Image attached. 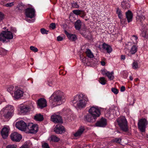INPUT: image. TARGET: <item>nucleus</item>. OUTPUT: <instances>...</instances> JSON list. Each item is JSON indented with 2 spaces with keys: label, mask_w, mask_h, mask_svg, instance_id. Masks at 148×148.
Returning <instances> with one entry per match:
<instances>
[{
  "label": "nucleus",
  "mask_w": 148,
  "mask_h": 148,
  "mask_svg": "<svg viewBox=\"0 0 148 148\" xmlns=\"http://www.w3.org/2000/svg\"><path fill=\"white\" fill-rule=\"evenodd\" d=\"M88 101L87 96L81 93L75 96L72 102L74 106L81 109L85 107Z\"/></svg>",
  "instance_id": "1"
},
{
  "label": "nucleus",
  "mask_w": 148,
  "mask_h": 148,
  "mask_svg": "<svg viewBox=\"0 0 148 148\" xmlns=\"http://www.w3.org/2000/svg\"><path fill=\"white\" fill-rule=\"evenodd\" d=\"M142 13L141 10H138L137 16L136 17V20L137 21L140 23L141 25L143 36L146 37L148 36V24L143 22L146 18L142 14Z\"/></svg>",
  "instance_id": "2"
},
{
  "label": "nucleus",
  "mask_w": 148,
  "mask_h": 148,
  "mask_svg": "<svg viewBox=\"0 0 148 148\" xmlns=\"http://www.w3.org/2000/svg\"><path fill=\"white\" fill-rule=\"evenodd\" d=\"M64 99L62 93L59 91L54 93L49 98L50 102L53 103L54 102L59 103L58 105L64 102Z\"/></svg>",
  "instance_id": "3"
},
{
  "label": "nucleus",
  "mask_w": 148,
  "mask_h": 148,
  "mask_svg": "<svg viewBox=\"0 0 148 148\" xmlns=\"http://www.w3.org/2000/svg\"><path fill=\"white\" fill-rule=\"evenodd\" d=\"M116 121L121 129L123 131L126 132L128 130L127 121L124 116H121Z\"/></svg>",
  "instance_id": "4"
},
{
  "label": "nucleus",
  "mask_w": 148,
  "mask_h": 148,
  "mask_svg": "<svg viewBox=\"0 0 148 148\" xmlns=\"http://www.w3.org/2000/svg\"><path fill=\"white\" fill-rule=\"evenodd\" d=\"M12 34L10 31H3L0 34V41L4 42L6 39H11L13 38Z\"/></svg>",
  "instance_id": "5"
},
{
  "label": "nucleus",
  "mask_w": 148,
  "mask_h": 148,
  "mask_svg": "<svg viewBox=\"0 0 148 148\" xmlns=\"http://www.w3.org/2000/svg\"><path fill=\"white\" fill-rule=\"evenodd\" d=\"M89 113L95 119L99 117L101 114L100 110L97 107H92L89 110Z\"/></svg>",
  "instance_id": "6"
},
{
  "label": "nucleus",
  "mask_w": 148,
  "mask_h": 148,
  "mask_svg": "<svg viewBox=\"0 0 148 148\" xmlns=\"http://www.w3.org/2000/svg\"><path fill=\"white\" fill-rule=\"evenodd\" d=\"M38 130V127L37 125L29 123L27 125L25 132L32 134L36 133Z\"/></svg>",
  "instance_id": "7"
},
{
  "label": "nucleus",
  "mask_w": 148,
  "mask_h": 148,
  "mask_svg": "<svg viewBox=\"0 0 148 148\" xmlns=\"http://www.w3.org/2000/svg\"><path fill=\"white\" fill-rule=\"evenodd\" d=\"M147 124V121L145 119H141L139 121L138 125V128L141 132H145L146 127Z\"/></svg>",
  "instance_id": "8"
},
{
  "label": "nucleus",
  "mask_w": 148,
  "mask_h": 148,
  "mask_svg": "<svg viewBox=\"0 0 148 148\" xmlns=\"http://www.w3.org/2000/svg\"><path fill=\"white\" fill-rule=\"evenodd\" d=\"M16 128L19 130L25 131L27 125L24 121H21L16 122Z\"/></svg>",
  "instance_id": "9"
},
{
  "label": "nucleus",
  "mask_w": 148,
  "mask_h": 148,
  "mask_svg": "<svg viewBox=\"0 0 148 148\" xmlns=\"http://www.w3.org/2000/svg\"><path fill=\"white\" fill-rule=\"evenodd\" d=\"M10 138L13 141L18 142L22 139V136L17 132H14L11 134Z\"/></svg>",
  "instance_id": "10"
},
{
  "label": "nucleus",
  "mask_w": 148,
  "mask_h": 148,
  "mask_svg": "<svg viewBox=\"0 0 148 148\" xmlns=\"http://www.w3.org/2000/svg\"><path fill=\"white\" fill-rule=\"evenodd\" d=\"M35 10L33 8H28L25 10V15L27 17L32 18L35 16Z\"/></svg>",
  "instance_id": "11"
},
{
  "label": "nucleus",
  "mask_w": 148,
  "mask_h": 148,
  "mask_svg": "<svg viewBox=\"0 0 148 148\" xmlns=\"http://www.w3.org/2000/svg\"><path fill=\"white\" fill-rule=\"evenodd\" d=\"M37 104L38 108L40 109H42L47 106V101L43 98H40L38 100Z\"/></svg>",
  "instance_id": "12"
},
{
  "label": "nucleus",
  "mask_w": 148,
  "mask_h": 148,
  "mask_svg": "<svg viewBox=\"0 0 148 148\" xmlns=\"http://www.w3.org/2000/svg\"><path fill=\"white\" fill-rule=\"evenodd\" d=\"M51 121L55 123H62L61 116L59 115L54 114L51 117Z\"/></svg>",
  "instance_id": "13"
},
{
  "label": "nucleus",
  "mask_w": 148,
  "mask_h": 148,
  "mask_svg": "<svg viewBox=\"0 0 148 148\" xmlns=\"http://www.w3.org/2000/svg\"><path fill=\"white\" fill-rule=\"evenodd\" d=\"M54 131L57 134H59L65 132L64 127L59 125H57L54 129Z\"/></svg>",
  "instance_id": "14"
},
{
  "label": "nucleus",
  "mask_w": 148,
  "mask_h": 148,
  "mask_svg": "<svg viewBox=\"0 0 148 148\" xmlns=\"http://www.w3.org/2000/svg\"><path fill=\"white\" fill-rule=\"evenodd\" d=\"M10 129L6 127L3 128L1 130V134L3 138H6L9 134Z\"/></svg>",
  "instance_id": "15"
},
{
  "label": "nucleus",
  "mask_w": 148,
  "mask_h": 148,
  "mask_svg": "<svg viewBox=\"0 0 148 148\" xmlns=\"http://www.w3.org/2000/svg\"><path fill=\"white\" fill-rule=\"evenodd\" d=\"M23 92L21 90L18 89L14 92L13 97L15 99H18L23 96Z\"/></svg>",
  "instance_id": "16"
},
{
  "label": "nucleus",
  "mask_w": 148,
  "mask_h": 148,
  "mask_svg": "<svg viewBox=\"0 0 148 148\" xmlns=\"http://www.w3.org/2000/svg\"><path fill=\"white\" fill-rule=\"evenodd\" d=\"M107 123L106 119L101 118L100 120L98 121L96 123V125L97 126L103 127L106 125Z\"/></svg>",
  "instance_id": "17"
},
{
  "label": "nucleus",
  "mask_w": 148,
  "mask_h": 148,
  "mask_svg": "<svg viewBox=\"0 0 148 148\" xmlns=\"http://www.w3.org/2000/svg\"><path fill=\"white\" fill-rule=\"evenodd\" d=\"M0 114L3 115V116L6 119L10 118L13 115V113L7 111H4L1 112V110L0 112Z\"/></svg>",
  "instance_id": "18"
},
{
  "label": "nucleus",
  "mask_w": 148,
  "mask_h": 148,
  "mask_svg": "<svg viewBox=\"0 0 148 148\" xmlns=\"http://www.w3.org/2000/svg\"><path fill=\"white\" fill-rule=\"evenodd\" d=\"M85 130V127L83 126H81L78 130L77 132L74 134V136L75 137H77L81 136Z\"/></svg>",
  "instance_id": "19"
},
{
  "label": "nucleus",
  "mask_w": 148,
  "mask_h": 148,
  "mask_svg": "<svg viewBox=\"0 0 148 148\" xmlns=\"http://www.w3.org/2000/svg\"><path fill=\"white\" fill-rule=\"evenodd\" d=\"M3 111H7L13 113L14 108L11 105H7L1 110V112H3Z\"/></svg>",
  "instance_id": "20"
},
{
  "label": "nucleus",
  "mask_w": 148,
  "mask_h": 148,
  "mask_svg": "<svg viewBox=\"0 0 148 148\" xmlns=\"http://www.w3.org/2000/svg\"><path fill=\"white\" fill-rule=\"evenodd\" d=\"M102 48L103 49L106 50L107 52L108 53H110L112 51V48L110 46L105 43L103 44Z\"/></svg>",
  "instance_id": "21"
},
{
  "label": "nucleus",
  "mask_w": 148,
  "mask_h": 148,
  "mask_svg": "<svg viewBox=\"0 0 148 148\" xmlns=\"http://www.w3.org/2000/svg\"><path fill=\"white\" fill-rule=\"evenodd\" d=\"M103 74L106 75V76H107L108 79L110 80H112L114 78V76L113 75L114 72L113 71L110 72L109 71H104Z\"/></svg>",
  "instance_id": "22"
},
{
  "label": "nucleus",
  "mask_w": 148,
  "mask_h": 148,
  "mask_svg": "<svg viewBox=\"0 0 148 148\" xmlns=\"http://www.w3.org/2000/svg\"><path fill=\"white\" fill-rule=\"evenodd\" d=\"M126 18L128 22L129 23L131 22L132 19V12L128 10L127 12L126 13Z\"/></svg>",
  "instance_id": "23"
},
{
  "label": "nucleus",
  "mask_w": 148,
  "mask_h": 148,
  "mask_svg": "<svg viewBox=\"0 0 148 148\" xmlns=\"http://www.w3.org/2000/svg\"><path fill=\"white\" fill-rule=\"evenodd\" d=\"M20 108L21 112L22 114H25L29 111V108L27 106H25L21 107Z\"/></svg>",
  "instance_id": "24"
},
{
  "label": "nucleus",
  "mask_w": 148,
  "mask_h": 148,
  "mask_svg": "<svg viewBox=\"0 0 148 148\" xmlns=\"http://www.w3.org/2000/svg\"><path fill=\"white\" fill-rule=\"evenodd\" d=\"M74 25L75 29L79 30L80 29L82 25L81 21L80 20L77 21L75 23Z\"/></svg>",
  "instance_id": "25"
},
{
  "label": "nucleus",
  "mask_w": 148,
  "mask_h": 148,
  "mask_svg": "<svg viewBox=\"0 0 148 148\" xmlns=\"http://www.w3.org/2000/svg\"><path fill=\"white\" fill-rule=\"evenodd\" d=\"M34 119L37 121H42L43 119V117L42 115L40 114H36L34 116Z\"/></svg>",
  "instance_id": "26"
},
{
  "label": "nucleus",
  "mask_w": 148,
  "mask_h": 148,
  "mask_svg": "<svg viewBox=\"0 0 148 148\" xmlns=\"http://www.w3.org/2000/svg\"><path fill=\"white\" fill-rule=\"evenodd\" d=\"M121 6L123 9L129 8L130 7V4L126 1H123L122 2Z\"/></svg>",
  "instance_id": "27"
},
{
  "label": "nucleus",
  "mask_w": 148,
  "mask_h": 148,
  "mask_svg": "<svg viewBox=\"0 0 148 148\" xmlns=\"http://www.w3.org/2000/svg\"><path fill=\"white\" fill-rule=\"evenodd\" d=\"M137 47L136 45H134L131 48L130 53L132 54H134L137 51Z\"/></svg>",
  "instance_id": "28"
},
{
  "label": "nucleus",
  "mask_w": 148,
  "mask_h": 148,
  "mask_svg": "<svg viewBox=\"0 0 148 148\" xmlns=\"http://www.w3.org/2000/svg\"><path fill=\"white\" fill-rule=\"evenodd\" d=\"M85 118L87 121L89 122L93 121L94 119L90 114H88L85 116Z\"/></svg>",
  "instance_id": "29"
},
{
  "label": "nucleus",
  "mask_w": 148,
  "mask_h": 148,
  "mask_svg": "<svg viewBox=\"0 0 148 148\" xmlns=\"http://www.w3.org/2000/svg\"><path fill=\"white\" fill-rule=\"evenodd\" d=\"M87 56L90 58H92L94 57L93 54L90 50L89 49H87L86 52Z\"/></svg>",
  "instance_id": "30"
},
{
  "label": "nucleus",
  "mask_w": 148,
  "mask_h": 148,
  "mask_svg": "<svg viewBox=\"0 0 148 148\" xmlns=\"http://www.w3.org/2000/svg\"><path fill=\"white\" fill-rule=\"evenodd\" d=\"M80 58L82 62L84 63L85 65H89L88 64V59L86 58L85 57L83 56H80Z\"/></svg>",
  "instance_id": "31"
},
{
  "label": "nucleus",
  "mask_w": 148,
  "mask_h": 148,
  "mask_svg": "<svg viewBox=\"0 0 148 148\" xmlns=\"http://www.w3.org/2000/svg\"><path fill=\"white\" fill-rule=\"evenodd\" d=\"M68 37L70 40L72 41H75L77 38L75 34H70Z\"/></svg>",
  "instance_id": "32"
},
{
  "label": "nucleus",
  "mask_w": 148,
  "mask_h": 148,
  "mask_svg": "<svg viewBox=\"0 0 148 148\" xmlns=\"http://www.w3.org/2000/svg\"><path fill=\"white\" fill-rule=\"evenodd\" d=\"M51 140L54 142H58L60 140V138L54 135H52L51 137Z\"/></svg>",
  "instance_id": "33"
},
{
  "label": "nucleus",
  "mask_w": 148,
  "mask_h": 148,
  "mask_svg": "<svg viewBox=\"0 0 148 148\" xmlns=\"http://www.w3.org/2000/svg\"><path fill=\"white\" fill-rule=\"evenodd\" d=\"M7 53V50L1 47H0V55L4 56L6 55Z\"/></svg>",
  "instance_id": "34"
},
{
  "label": "nucleus",
  "mask_w": 148,
  "mask_h": 148,
  "mask_svg": "<svg viewBox=\"0 0 148 148\" xmlns=\"http://www.w3.org/2000/svg\"><path fill=\"white\" fill-rule=\"evenodd\" d=\"M121 141V139L120 138H116L112 140L111 142L112 143H120Z\"/></svg>",
  "instance_id": "35"
},
{
  "label": "nucleus",
  "mask_w": 148,
  "mask_h": 148,
  "mask_svg": "<svg viewBox=\"0 0 148 148\" xmlns=\"http://www.w3.org/2000/svg\"><path fill=\"white\" fill-rule=\"evenodd\" d=\"M99 82L102 85L105 84L106 82V81L105 80V78L104 77L100 78Z\"/></svg>",
  "instance_id": "36"
},
{
  "label": "nucleus",
  "mask_w": 148,
  "mask_h": 148,
  "mask_svg": "<svg viewBox=\"0 0 148 148\" xmlns=\"http://www.w3.org/2000/svg\"><path fill=\"white\" fill-rule=\"evenodd\" d=\"M111 111L112 112L113 114L115 115L116 116H118L120 114L119 112L117 109H113L111 110Z\"/></svg>",
  "instance_id": "37"
},
{
  "label": "nucleus",
  "mask_w": 148,
  "mask_h": 148,
  "mask_svg": "<svg viewBox=\"0 0 148 148\" xmlns=\"http://www.w3.org/2000/svg\"><path fill=\"white\" fill-rule=\"evenodd\" d=\"M14 89V87L12 86H10L8 87L7 89L8 91L11 93H12V91Z\"/></svg>",
  "instance_id": "38"
},
{
  "label": "nucleus",
  "mask_w": 148,
  "mask_h": 148,
  "mask_svg": "<svg viewBox=\"0 0 148 148\" xmlns=\"http://www.w3.org/2000/svg\"><path fill=\"white\" fill-rule=\"evenodd\" d=\"M116 13L118 15V16L120 19L122 18V15L121 12V10L119 8H117L116 10Z\"/></svg>",
  "instance_id": "39"
},
{
  "label": "nucleus",
  "mask_w": 148,
  "mask_h": 148,
  "mask_svg": "<svg viewBox=\"0 0 148 148\" xmlns=\"http://www.w3.org/2000/svg\"><path fill=\"white\" fill-rule=\"evenodd\" d=\"M132 67L134 69H136L138 68V64L136 62H134L132 64Z\"/></svg>",
  "instance_id": "40"
},
{
  "label": "nucleus",
  "mask_w": 148,
  "mask_h": 148,
  "mask_svg": "<svg viewBox=\"0 0 148 148\" xmlns=\"http://www.w3.org/2000/svg\"><path fill=\"white\" fill-rule=\"evenodd\" d=\"M14 5L13 2H11L9 3H6L4 5V6L9 7H11L13 6Z\"/></svg>",
  "instance_id": "41"
},
{
  "label": "nucleus",
  "mask_w": 148,
  "mask_h": 148,
  "mask_svg": "<svg viewBox=\"0 0 148 148\" xmlns=\"http://www.w3.org/2000/svg\"><path fill=\"white\" fill-rule=\"evenodd\" d=\"M112 91L115 94H117L119 92L118 90L115 88H112L111 89Z\"/></svg>",
  "instance_id": "42"
},
{
  "label": "nucleus",
  "mask_w": 148,
  "mask_h": 148,
  "mask_svg": "<svg viewBox=\"0 0 148 148\" xmlns=\"http://www.w3.org/2000/svg\"><path fill=\"white\" fill-rule=\"evenodd\" d=\"M30 49L31 50L34 52H37L38 51L37 48L33 46L30 47Z\"/></svg>",
  "instance_id": "43"
},
{
  "label": "nucleus",
  "mask_w": 148,
  "mask_h": 148,
  "mask_svg": "<svg viewBox=\"0 0 148 148\" xmlns=\"http://www.w3.org/2000/svg\"><path fill=\"white\" fill-rule=\"evenodd\" d=\"M81 10H75L73 11V13L76 15H79L80 14Z\"/></svg>",
  "instance_id": "44"
},
{
  "label": "nucleus",
  "mask_w": 148,
  "mask_h": 148,
  "mask_svg": "<svg viewBox=\"0 0 148 148\" xmlns=\"http://www.w3.org/2000/svg\"><path fill=\"white\" fill-rule=\"evenodd\" d=\"M17 147L15 145H9L6 147V148H16Z\"/></svg>",
  "instance_id": "45"
},
{
  "label": "nucleus",
  "mask_w": 148,
  "mask_h": 148,
  "mask_svg": "<svg viewBox=\"0 0 148 148\" xmlns=\"http://www.w3.org/2000/svg\"><path fill=\"white\" fill-rule=\"evenodd\" d=\"M40 31L42 34H47L48 32V31L47 30L44 28L41 29L40 30Z\"/></svg>",
  "instance_id": "46"
},
{
  "label": "nucleus",
  "mask_w": 148,
  "mask_h": 148,
  "mask_svg": "<svg viewBox=\"0 0 148 148\" xmlns=\"http://www.w3.org/2000/svg\"><path fill=\"white\" fill-rule=\"evenodd\" d=\"M72 7L75 8H78L79 7L77 3L76 2L73 3L72 4Z\"/></svg>",
  "instance_id": "47"
},
{
  "label": "nucleus",
  "mask_w": 148,
  "mask_h": 148,
  "mask_svg": "<svg viewBox=\"0 0 148 148\" xmlns=\"http://www.w3.org/2000/svg\"><path fill=\"white\" fill-rule=\"evenodd\" d=\"M79 15L81 17L84 18L86 14L84 11L81 10Z\"/></svg>",
  "instance_id": "48"
},
{
  "label": "nucleus",
  "mask_w": 148,
  "mask_h": 148,
  "mask_svg": "<svg viewBox=\"0 0 148 148\" xmlns=\"http://www.w3.org/2000/svg\"><path fill=\"white\" fill-rule=\"evenodd\" d=\"M43 148H49L48 144L47 143H44L42 145Z\"/></svg>",
  "instance_id": "49"
},
{
  "label": "nucleus",
  "mask_w": 148,
  "mask_h": 148,
  "mask_svg": "<svg viewBox=\"0 0 148 148\" xmlns=\"http://www.w3.org/2000/svg\"><path fill=\"white\" fill-rule=\"evenodd\" d=\"M56 24L55 23H52L50 25V27L53 29H54L56 28Z\"/></svg>",
  "instance_id": "50"
},
{
  "label": "nucleus",
  "mask_w": 148,
  "mask_h": 148,
  "mask_svg": "<svg viewBox=\"0 0 148 148\" xmlns=\"http://www.w3.org/2000/svg\"><path fill=\"white\" fill-rule=\"evenodd\" d=\"M29 146L27 144H24L20 148H29Z\"/></svg>",
  "instance_id": "51"
},
{
  "label": "nucleus",
  "mask_w": 148,
  "mask_h": 148,
  "mask_svg": "<svg viewBox=\"0 0 148 148\" xmlns=\"http://www.w3.org/2000/svg\"><path fill=\"white\" fill-rule=\"evenodd\" d=\"M120 21L121 23L122 24H124L125 23V22H126V19H123L122 18L120 19Z\"/></svg>",
  "instance_id": "52"
},
{
  "label": "nucleus",
  "mask_w": 148,
  "mask_h": 148,
  "mask_svg": "<svg viewBox=\"0 0 148 148\" xmlns=\"http://www.w3.org/2000/svg\"><path fill=\"white\" fill-rule=\"evenodd\" d=\"M4 18V15L3 14L0 12V22L3 20Z\"/></svg>",
  "instance_id": "53"
},
{
  "label": "nucleus",
  "mask_w": 148,
  "mask_h": 148,
  "mask_svg": "<svg viewBox=\"0 0 148 148\" xmlns=\"http://www.w3.org/2000/svg\"><path fill=\"white\" fill-rule=\"evenodd\" d=\"M132 39L135 40H136V42L137 43L138 38L135 35H133L132 37Z\"/></svg>",
  "instance_id": "54"
},
{
  "label": "nucleus",
  "mask_w": 148,
  "mask_h": 148,
  "mask_svg": "<svg viewBox=\"0 0 148 148\" xmlns=\"http://www.w3.org/2000/svg\"><path fill=\"white\" fill-rule=\"evenodd\" d=\"M63 40V38L62 37L58 36L57 37V40L58 41H61Z\"/></svg>",
  "instance_id": "55"
},
{
  "label": "nucleus",
  "mask_w": 148,
  "mask_h": 148,
  "mask_svg": "<svg viewBox=\"0 0 148 148\" xmlns=\"http://www.w3.org/2000/svg\"><path fill=\"white\" fill-rule=\"evenodd\" d=\"M3 100V96L1 94H0V103Z\"/></svg>",
  "instance_id": "56"
},
{
  "label": "nucleus",
  "mask_w": 148,
  "mask_h": 148,
  "mask_svg": "<svg viewBox=\"0 0 148 148\" xmlns=\"http://www.w3.org/2000/svg\"><path fill=\"white\" fill-rule=\"evenodd\" d=\"M125 90V87L123 86H122L121 87L120 90L121 92L124 91Z\"/></svg>",
  "instance_id": "57"
},
{
  "label": "nucleus",
  "mask_w": 148,
  "mask_h": 148,
  "mask_svg": "<svg viewBox=\"0 0 148 148\" xmlns=\"http://www.w3.org/2000/svg\"><path fill=\"white\" fill-rule=\"evenodd\" d=\"M125 58V56L124 55H122L121 56V60H124Z\"/></svg>",
  "instance_id": "58"
},
{
  "label": "nucleus",
  "mask_w": 148,
  "mask_h": 148,
  "mask_svg": "<svg viewBox=\"0 0 148 148\" xmlns=\"http://www.w3.org/2000/svg\"><path fill=\"white\" fill-rule=\"evenodd\" d=\"M11 30L12 32H16V28H12L11 29Z\"/></svg>",
  "instance_id": "59"
},
{
  "label": "nucleus",
  "mask_w": 148,
  "mask_h": 148,
  "mask_svg": "<svg viewBox=\"0 0 148 148\" xmlns=\"http://www.w3.org/2000/svg\"><path fill=\"white\" fill-rule=\"evenodd\" d=\"M65 34H66V35H67V37H68V36L70 34L69 33H68L67 32V31H66V30L65 31Z\"/></svg>",
  "instance_id": "60"
},
{
  "label": "nucleus",
  "mask_w": 148,
  "mask_h": 148,
  "mask_svg": "<svg viewBox=\"0 0 148 148\" xmlns=\"http://www.w3.org/2000/svg\"><path fill=\"white\" fill-rule=\"evenodd\" d=\"M105 62L103 61H102L101 62V64L102 66H104L105 65Z\"/></svg>",
  "instance_id": "61"
},
{
  "label": "nucleus",
  "mask_w": 148,
  "mask_h": 148,
  "mask_svg": "<svg viewBox=\"0 0 148 148\" xmlns=\"http://www.w3.org/2000/svg\"><path fill=\"white\" fill-rule=\"evenodd\" d=\"M130 79L131 80H132L133 79V77L131 76L130 77Z\"/></svg>",
  "instance_id": "62"
},
{
  "label": "nucleus",
  "mask_w": 148,
  "mask_h": 148,
  "mask_svg": "<svg viewBox=\"0 0 148 148\" xmlns=\"http://www.w3.org/2000/svg\"><path fill=\"white\" fill-rule=\"evenodd\" d=\"M135 81L137 82L138 80V78H136L135 79Z\"/></svg>",
  "instance_id": "63"
},
{
  "label": "nucleus",
  "mask_w": 148,
  "mask_h": 148,
  "mask_svg": "<svg viewBox=\"0 0 148 148\" xmlns=\"http://www.w3.org/2000/svg\"><path fill=\"white\" fill-rule=\"evenodd\" d=\"M27 19H26V20L27 21H28L29 22V23L31 22V21L30 20H29V21H27Z\"/></svg>",
  "instance_id": "64"
}]
</instances>
